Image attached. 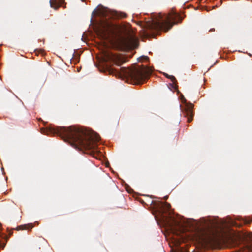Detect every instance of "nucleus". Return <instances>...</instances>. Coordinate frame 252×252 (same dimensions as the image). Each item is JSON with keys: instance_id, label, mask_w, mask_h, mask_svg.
Wrapping results in <instances>:
<instances>
[{"instance_id": "6", "label": "nucleus", "mask_w": 252, "mask_h": 252, "mask_svg": "<svg viewBox=\"0 0 252 252\" xmlns=\"http://www.w3.org/2000/svg\"><path fill=\"white\" fill-rule=\"evenodd\" d=\"M156 205L162 214L165 213L171 208L170 204L167 202H159Z\"/></svg>"}, {"instance_id": "11", "label": "nucleus", "mask_w": 252, "mask_h": 252, "mask_svg": "<svg viewBox=\"0 0 252 252\" xmlns=\"http://www.w3.org/2000/svg\"><path fill=\"white\" fill-rule=\"evenodd\" d=\"M115 16L118 18H125L127 17V14L122 12H116Z\"/></svg>"}, {"instance_id": "5", "label": "nucleus", "mask_w": 252, "mask_h": 252, "mask_svg": "<svg viewBox=\"0 0 252 252\" xmlns=\"http://www.w3.org/2000/svg\"><path fill=\"white\" fill-rule=\"evenodd\" d=\"M122 44L126 49H133L136 48L138 45V39L134 36L130 35L126 38L122 39Z\"/></svg>"}, {"instance_id": "3", "label": "nucleus", "mask_w": 252, "mask_h": 252, "mask_svg": "<svg viewBox=\"0 0 252 252\" xmlns=\"http://www.w3.org/2000/svg\"><path fill=\"white\" fill-rule=\"evenodd\" d=\"M177 16L176 13L164 15L160 13L154 14L152 16L151 21L147 22V26L151 30H164L166 32L170 29L173 25L177 23L175 20Z\"/></svg>"}, {"instance_id": "2", "label": "nucleus", "mask_w": 252, "mask_h": 252, "mask_svg": "<svg viewBox=\"0 0 252 252\" xmlns=\"http://www.w3.org/2000/svg\"><path fill=\"white\" fill-rule=\"evenodd\" d=\"M103 59L106 63L107 71L109 74L126 79L129 83H143L150 75L149 69L144 66H133L128 68L122 67L120 71L113 68L112 65L113 64L120 66L126 62V59L121 55L105 51L103 53Z\"/></svg>"}, {"instance_id": "8", "label": "nucleus", "mask_w": 252, "mask_h": 252, "mask_svg": "<svg viewBox=\"0 0 252 252\" xmlns=\"http://www.w3.org/2000/svg\"><path fill=\"white\" fill-rule=\"evenodd\" d=\"M63 2L64 0H60L59 1H58L57 0H50V4L51 7L55 10L58 9Z\"/></svg>"}, {"instance_id": "13", "label": "nucleus", "mask_w": 252, "mask_h": 252, "mask_svg": "<svg viewBox=\"0 0 252 252\" xmlns=\"http://www.w3.org/2000/svg\"><path fill=\"white\" fill-rule=\"evenodd\" d=\"M181 241H184V236L183 235H182L181 237Z\"/></svg>"}, {"instance_id": "7", "label": "nucleus", "mask_w": 252, "mask_h": 252, "mask_svg": "<svg viewBox=\"0 0 252 252\" xmlns=\"http://www.w3.org/2000/svg\"><path fill=\"white\" fill-rule=\"evenodd\" d=\"M192 106H191L190 107H188L185 110V117H187V122L190 123L193 117V112L192 110Z\"/></svg>"}, {"instance_id": "4", "label": "nucleus", "mask_w": 252, "mask_h": 252, "mask_svg": "<svg viewBox=\"0 0 252 252\" xmlns=\"http://www.w3.org/2000/svg\"><path fill=\"white\" fill-rule=\"evenodd\" d=\"M116 27L108 21H102L96 29L98 36L102 40H107L111 35H116Z\"/></svg>"}, {"instance_id": "12", "label": "nucleus", "mask_w": 252, "mask_h": 252, "mask_svg": "<svg viewBox=\"0 0 252 252\" xmlns=\"http://www.w3.org/2000/svg\"><path fill=\"white\" fill-rule=\"evenodd\" d=\"M242 221L245 224H249L252 222V220L250 219H243Z\"/></svg>"}, {"instance_id": "1", "label": "nucleus", "mask_w": 252, "mask_h": 252, "mask_svg": "<svg viewBox=\"0 0 252 252\" xmlns=\"http://www.w3.org/2000/svg\"><path fill=\"white\" fill-rule=\"evenodd\" d=\"M41 132L48 135H57L72 147L80 150H94L96 147L95 142L100 139L96 133L75 126L68 127L51 126L42 128Z\"/></svg>"}, {"instance_id": "10", "label": "nucleus", "mask_w": 252, "mask_h": 252, "mask_svg": "<svg viewBox=\"0 0 252 252\" xmlns=\"http://www.w3.org/2000/svg\"><path fill=\"white\" fill-rule=\"evenodd\" d=\"M163 74L166 78L170 79L175 85H176L177 81L174 76L168 75L166 73H164Z\"/></svg>"}, {"instance_id": "14", "label": "nucleus", "mask_w": 252, "mask_h": 252, "mask_svg": "<svg viewBox=\"0 0 252 252\" xmlns=\"http://www.w3.org/2000/svg\"><path fill=\"white\" fill-rule=\"evenodd\" d=\"M215 31V29L214 28H212V29H211L209 30V32H213V31Z\"/></svg>"}, {"instance_id": "15", "label": "nucleus", "mask_w": 252, "mask_h": 252, "mask_svg": "<svg viewBox=\"0 0 252 252\" xmlns=\"http://www.w3.org/2000/svg\"><path fill=\"white\" fill-rule=\"evenodd\" d=\"M0 80H1V78H0Z\"/></svg>"}, {"instance_id": "9", "label": "nucleus", "mask_w": 252, "mask_h": 252, "mask_svg": "<svg viewBox=\"0 0 252 252\" xmlns=\"http://www.w3.org/2000/svg\"><path fill=\"white\" fill-rule=\"evenodd\" d=\"M33 227L32 224H27L18 226V230H29L32 229Z\"/></svg>"}]
</instances>
